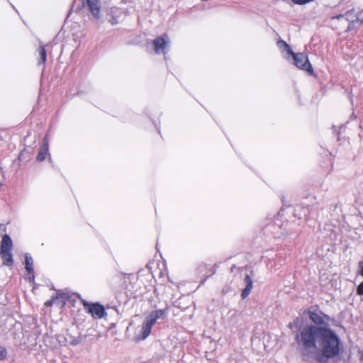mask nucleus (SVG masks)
Instances as JSON below:
<instances>
[{"mask_svg":"<svg viewBox=\"0 0 363 363\" xmlns=\"http://www.w3.org/2000/svg\"><path fill=\"white\" fill-rule=\"evenodd\" d=\"M12 247L13 243L10 236L7 234L4 235L1 242L0 255L3 261V264L8 267L12 266L13 263L11 254Z\"/></svg>","mask_w":363,"mask_h":363,"instance_id":"2","label":"nucleus"},{"mask_svg":"<svg viewBox=\"0 0 363 363\" xmlns=\"http://www.w3.org/2000/svg\"><path fill=\"white\" fill-rule=\"evenodd\" d=\"M356 21L357 22H359L360 23L363 24V10L358 13L357 16Z\"/></svg>","mask_w":363,"mask_h":363,"instance_id":"17","label":"nucleus"},{"mask_svg":"<svg viewBox=\"0 0 363 363\" xmlns=\"http://www.w3.org/2000/svg\"><path fill=\"white\" fill-rule=\"evenodd\" d=\"M79 340L76 338H74L71 342H70V344L72 345H77L79 344Z\"/></svg>","mask_w":363,"mask_h":363,"instance_id":"21","label":"nucleus"},{"mask_svg":"<svg viewBox=\"0 0 363 363\" xmlns=\"http://www.w3.org/2000/svg\"><path fill=\"white\" fill-rule=\"evenodd\" d=\"M86 4L94 17H100L101 1L100 0H84V5Z\"/></svg>","mask_w":363,"mask_h":363,"instance_id":"6","label":"nucleus"},{"mask_svg":"<svg viewBox=\"0 0 363 363\" xmlns=\"http://www.w3.org/2000/svg\"><path fill=\"white\" fill-rule=\"evenodd\" d=\"M25 264L26 269L30 274H32L33 279V260L32 257L29 254H26L25 255Z\"/></svg>","mask_w":363,"mask_h":363,"instance_id":"13","label":"nucleus"},{"mask_svg":"<svg viewBox=\"0 0 363 363\" xmlns=\"http://www.w3.org/2000/svg\"><path fill=\"white\" fill-rule=\"evenodd\" d=\"M168 43H169V37L166 33L162 35L161 36L156 38L152 41L154 49L157 54H160V53L164 54V50Z\"/></svg>","mask_w":363,"mask_h":363,"instance_id":"5","label":"nucleus"},{"mask_svg":"<svg viewBox=\"0 0 363 363\" xmlns=\"http://www.w3.org/2000/svg\"><path fill=\"white\" fill-rule=\"evenodd\" d=\"M277 46L282 52H286L285 57L287 60H289L290 55L293 53V50L289 46V45L287 44V43L285 42L284 40H279L277 41Z\"/></svg>","mask_w":363,"mask_h":363,"instance_id":"8","label":"nucleus"},{"mask_svg":"<svg viewBox=\"0 0 363 363\" xmlns=\"http://www.w3.org/2000/svg\"><path fill=\"white\" fill-rule=\"evenodd\" d=\"M299 319L298 318H296L293 323H290L289 324V328H290L291 329L293 328L294 326H296L298 325V324L299 323Z\"/></svg>","mask_w":363,"mask_h":363,"instance_id":"19","label":"nucleus"},{"mask_svg":"<svg viewBox=\"0 0 363 363\" xmlns=\"http://www.w3.org/2000/svg\"><path fill=\"white\" fill-rule=\"evenodd\" d=\"M167 314V309H159L152 311L147 317L155 324L160 318H164Z\"/></svg>","mask_w":363,"mask_h":363,"instance_id":"9","label":"nucleus"},{"mask_svg":"<svg viewBox=\"0 0 363 363\" xmlns=\"http://www.w3.org/2000/svg\"><path fill=\"white\" fill-rule=\"evenodd\" d=\"M83 305L88 310V312L91 314L94 318L100 319L106 315L104 307L99 303L90 304L88 302L83 301Z\"/></svg>","mask_w":363,"mask_h":363,"instance_id":"4","label":"nucleus"},{"mask_svg":"<svg viewBox=\"0 0 363 363\" xmlns=\"http://www.w3.org/2000/svg\"><path fill=\"white\" fill-rule=\"evenodd\" d=\"M67 298V296L64 294H57L56 296L55 297H52V299L46 301L45 303V306L48 307V306H51L55 302L56 300H57L58 298Z\"/></svg>","mask_w":363,"mask_h":363,"instance_id":"15","label":"nucleus"},{"mask_svg":"<svg viewBox=\"0 0 363 363\" xmlns=\"http://www.w3.org/2000/svg\"><path fill=\"white\" fill-rule=\"evenodd\" d=\"M155 325L147 317L145 318L140 330V339L144 340L150 334L152 326Z\"/></svg>","mask_w":363,"mask_h":363,"instance_id":"7","label":"nucleus"},{"mask_svg":"<svg viewBox=\"0 0 363 363\" xmlns=\"http://www.w3.org/2000/svg\"><path fill=\"white\" fill-rule=\"evenodd\" d=\"M308 315L313 324L300 327L296 341L300 347L303 359H311L316 363H328L338 357L342 351V342L337 334L330 327L329 315L318 309L310 308Z\"/></svg>","mask_w":363,"mask_h":363,"instance_id":"1","label":"nucleus"},{"mask_svg":"<svg viewBox=\"0 0 363 363\" xmlns=\"http://www.w3.org/2000/svg\"><path fill=\"white\" fill-rule=\"evenodd\" d=\"M48 152V143L47 138H45L44 143L40 147L38 154L37 155V160L39 162H43L45 159Z\"/></svg>","mask_w":363,"mask_h":363,"instance_id":"10","label":"nucleus"},{"mask_svg":"<svg viewBox=\"0 0 363 363\" xmlns=\"http://www.w3.org/2000/svg\"><path fill=\"white\" fill-rule=\"evenodd\" d=\"M110 13L111 15V18L109 19V22L112 25L117 24L118 23V18L122 14V11L118 8L113 7L111 9Z\"/></svg>","mask_w":363,"mask_h":363,"instance_id":"12","label":"nucleus"},{"mask_svg":"<svg viewBox=\"0 0 363 363\" xmlns=\"http://www.w3.org/2000/svg\"><path fill=\"white\" fill-rule=\"evenodd\" d=\"M359 274L363 277V261L359 262Z\"/></svg>","mask_w":363,"mask_h":363,"instance_id":"20","label":"nucleus"},{"mask_svg":"<svg viewBox=\"0 0 363 363\" xmlns=\"http://www.w3.org/2000/svg\"><path fill=\"white\" fill-rule=\"evenodd\" d=\"M357 293L358 295H363V281L357 286Z\"/></svg>","mask_w":363,"mask_h":363,"instance_id":"18","label":"nucleus"},{"mask_svg":"<svg viewBox=\"0 0 363 363\" xmlns=\"http://www.w3.org/2000/svg\"><path fill=\"white\" fill-rule=\"evenodd\" d=\"M245 281L246 283V286L241 294V296L243 299L246 298L248 296L252 289V280L251 279L250 275L247 274L245 276Z\"/></svg>","mask_w":363,"mask_h":363,"instance_id":"11","label":"nucleus"},{"mask_svg":"<svg viewBox=\"0 0 363 363\" xmlns=\"http://www.w3.org/2000/svg\"><path fill=\"white\" fill-rule=\"evenodd\" d=\"M40 60L38 64H44L47 59V52L44 45H40L38 50Z\"/></svg>","mask_w":363,"mask_h":363,"instance_id":"14","label":"nucleus"},{"mask_svg":"<svg viewBox=\"0 0 363 363\" xmlns=\"http://www.w3.org/2000/svg\"><path fill=\"white\" fill-rule=\"evenodd\" d=\"M6 357V350L3 347H0V360L5 359Z\"/></svg>","mask_w":363,"mask_h":363,"instance_id":"16","label":"nucleus"},{"mask_svg":"<svg viewBox=\"0 0 363 363\" xmlns=\"http://www.w3.org/2000/svg\"><path fill=\"white\" fill-rule=\"evenodd\" d=\"M290 57H292L294 65L298 68L307 71L309 73H313V68L306 54L303 52L295 53L293 52Z\"/></svg>","mask_w":363,"mask_h":363,"instance_id":"3","label":"nucleus"}]
</instances>
